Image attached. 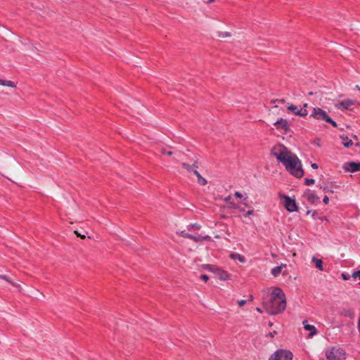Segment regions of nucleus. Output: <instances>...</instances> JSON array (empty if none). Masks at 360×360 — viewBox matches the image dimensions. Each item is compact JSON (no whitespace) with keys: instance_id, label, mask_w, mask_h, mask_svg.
<instances>
[{"instance_id":"nucleus-1","label":"nucleus","mask_w":360,"mask_h":360,"mask_svg":"<svg viewBox=\"0 0 360 360\" xmlns=\"http://www.w3.org/2000/svg\"><path fill=\"white\" fill-rule=\"evenodd\" d=\"M271 153L285 167L292 175L301 178L304 174L302 163L298 157L291 153L285 146L278 145L274 146Z\"/></svg>"},{"instance_id":"nucleus-2","label":"nucleus","mask_w":360,"mask_h":360,"mask_svg":"<svg viewBox=\"0 0 360 360\" xmlns=\"http://www.w3.org/2000/svg\"><path fill=\"white\" fill-rule=\"evenodd\" d=\"M345 356L344 349L338 347H331L326 351V356L328 360H345Z\"/></svg>"},{"instance_id":"nucleus-3","label":"nucleus","mask_w":360,"mask_h":360,"mask_svg":"<svg viewBox=\"0 0 360 360\" xmlns=\"http://www.w3.org/2000/svg\"><path fill=\"white\" fill-rule=\"evenodd\" d=\"M287 300H273L271 299V315L282 314L286 309Z\"/></svg>"},{"instance_id":"nucleus-4","label":"nucleus","mask_w":360,"mask_h":360,"mask_svg":"<svg viewBox=\"0 0 360 360\" xmlns=\"http://www.w3.org/2000/svg\"><path fill=\"white\" fill-rule=\"evenodd\" d=\"M293 354L291 352L285 349H278L274 355H271V360H292Z\"/></svg>"},{"instance_id":"nucleus-5","label":"nucleus","mask_w":360,"mask_h":360,"mask_svg":"<svg viewBox=\"0 0 360 360\" xmlns=\"http://www.w3.org/2000/svg\"><path fill=\"white\" fill-rule=\"evenodd\" d=\"M273 124L282 134H288L290 130L288 122L283 118L278 119Z\"/></svg>"},{"instance_id":"nucleus-6","label":"nucleus","mask_w":360,"mask_h":360,"mask_svg":"<svg viewBox=\"0 0 360 360\" xmlns=\"http://www.w3.org/2000/svg\"><path fill=\"white\" fill-rule=\"evenodd\" d=\"M179 233V234L182 237L186 238H190L195 241H202L203 240H205V239H207L210 238L209 236H207V235H205V236L199 235V234L198 235H193L191 233H187L185 230L177 231V233Z\"/></svg>"},{"instance_id":"nucleus-7","label":"nucleus","mask_w":360,"mask_h":360,"mask_svg":"<svg viewBox=\"0 0 360 360\" xmlns=\"http://www.w3.org/2000/svg\"><path fill=\"white\" fill-rule=\"evenodd\" d=\"M311 117L314 119L319 120H324L326 122V120L328 118V115L326 111L322 110L320 108H314L312 113L311 114Z\"/></svg>"},{"instance_id":"nucleus-8","label":"nucleus","mask_w":360,"mask_h":360,"mask_svg":"<svg viewBox=\"0 0 360 360\" xmlns=\"http://www.w3.org/2000/svg\"><path fill=\"white\" fill-rule=\"evenodd\" d=\"M272 297L273 300H287L285 292L278 287L271 288V298Z\"/></svg>"},{"instance_id":"nucleus-9","label":"nucleus","mask_w":360,"mask_h":360,"mask_svg":"<svg viewBox=\"0 0 360 360\" xmlns=\"http://www.w3.org/2000/svg\"><path fill=\"white\" fill-rule=\"evenodd\" d=\"M283 204L289 212H294L297 209L295 200L289 197H284Z\"/></svg>"},{"instance_id":"nucleus-10","label":"nucleus","mask_w":360,"mask_h":360,"mask_svg":"<svg viewBox=\"0 0 360 360\" xmlns=\"http://www.w3.org/2000/svg\"><path fill=\"white\" fill-rule=\"evenodd\" d=\"M356 104V102L351 99L338 101L335 103V107L337 109H349L350 107Z\"/></svg>"},{"instance_id":"nucleus-11","label":"nucleus","mask_w":360,"mask_h":360,"mask_svg":"<svg viewBox=\"0 0 360 360\" xmlns=\"http://www.w3.org/2000/svg\"><path fill=\"white\" fill-rule=\"evenodd\" d=\"M343 169L346 172H355L360 171V162H349L343 165Z\"/></svg>"},{"instance_id":"nucleus-12","label":"nucleus","mask_w":360,"mask_h":360,"mask_svg":"<svg viewBox=\"0 0 360 360\" xmlns=\"http://www.w3.org/2000/svg\"><path fill=\"white\" fill-rule=\"evenodd\" d=\"M288 109L295 115L300 117H306L308 114L307 109H298L296 105L292 104L288 105Z\"/></svg>"},{"instance_id":"nucleus-13","label":"nucleus","mask_w":360,"mask_h":360,"mask_svg":"<svg viewBox=\"0 0 360 360\" xmlns=\"http://www.w3.org/2000/svg\"><path fill=\"white\" fill-rule=\"evenodd\" d=\"M214 274L221 281H228L230 279L229 274L227 271H225L220 269H216Z\"/></svg>"},{"instance_id":"nucleus-14","label":"nucleus","mask_w":360,"mask_h":360,"mask_svg":"<svg viewBox=\"0 0 360 360\" xmlns=\"http://www.w3.org/2000/svg\"><path fill=\"white\" fill-rule=\"evenodd\" d=\"M342 144L345 148H349L354 144V141L349 139L346 134H342L340 136Z\"/></svg>"},{"instance_id":"nucleus-15","label":"nucleus","mask_w":360,"mask_h":360,"mask_svg":"<svg viewBox=\"0 0 360 360\" xmlns=\"http://www.w3.org/2000/svg\"><path fill=\"white\" fill-rule=\"evenodd\" d=\"M304 195L306 198L312 203H316L319 200V198L316 196L315 193L310 190L307 191Z\"/></svg>"},{"instance_id":"nucleus-16","label":"nucleus","mask_w":360,"mask_h":360,"mask_svg":"<svg viewBox=\"0 0 360 360\" xmlns=\"http://www.w3.org/2000/svg\"><path fill=\"white\" fill-rule=\"evenodd\" d=\"M0 278L6 281V282L11 283L13 286L17 288L18 289L19 291H21V286L15 283V282H13L11 278L7 276V275H5V274H2V271L0 270Z\"/></svg>"},{"instance_id":"nucleus-17","label":"nucleus","mask_w":360,"mask_h":360,"mask_svg":"<svg viewBox=\"0 0 360 360\" xmlns=\"http://www.w3.org/2000/svg\"><path fill=\"white\" fill-rule=\"evenodd\" d=\"M304 328L306 330L310 331L309 336L314 335L317 333V330L314 326L307 323V321H303Z\"/></svg>"},{"instance_id":"nucleus-18","label":"nucleus","mask_w":360,"mask_h":360,"mask_svg":"<svg viewBox=\"0 0 360 360\" xmlns=\"http://www.w3.org/2000/svg\"><path fill=\"white\" fill-rule=\"evenodd\" d=\"M340 315L352 319L354 316V311L350 308H343L340 311Z\"/></svg>"},{"instance_id":"nucleus-19","label":"nucleus","mask_w":360,"mask_h":360,"mask_svg":"<svg viewBox=\"0 0 360 360\" xmlns=\"http://www.w3.org/2000/svg\"><path fill=\"white\" fill-rule=\"evenodd\" d=\"M182 167L185 169H186L188 172H193V170H195L194 169L198 167L196 162H194V163L192 165H189L188 163L183 162L182 163Z\"/></svg>"},{"instance_id":"nucleus-20","label":"nucleus","mask_w":360,"mask_h":360,"mask_svg":"<svg viewBox=\"0 0 360 360\" xmlns=\"http://www.w3.org/2000/svg\"><path fill=\"white\" fill-rule=\"evenodd\" d=\"M193 174L197 176L198 183L200 185L205 186L207 184V180L205 178H203L197 170H193Z\"/></svg>"},{"instance_id":"nucleus-21","label":"nucleus","mask_w":360,"mask_h":360,"mask_svg":"<svg viewBox=\"0 0 360 360\" xmlns=\"http://www.w3.org/2000/svg\"><path fill=\"white\" fill-rule=\"evenodd\" d=\"M311 261L315 264L316 267L320 270L323 271V261L316 257H313Z\"/></svg>"},{"instance_id":"nucleus-22","label":"nucleus","mask_w":360,"mask_h":360,"mask_svg":"<svg viewBox=\"0 0 360 360\" xmlns=\"http://www.w3.org/2000/svg\"><path fill=\"white\" fill-rule=\"evenodd\" d=\"M230 257L234 260L238 259L241 263H244L245 262V258L238 253H231L230 255Z\"/></svg>"},{"instance_id":"nucleus-23","label":"nucleus","mask_w":360,"mask_h":360,"mask_svg":"<svg viewBox=\"0 0 360 360\" xmlns=\"http://www.w3.org/2000/svg\"><path fill=\"white\" fill-rule=\"evenodd\" d=\"M283 266H285V264H281L280 266H278L274 269H271V274H273L274 276H278L283 269Z\"/></svg>"},{"instance_id":"nucleus-24","label":"nucleus","mask_w":360,"mask_h":360,"mask_svg":"<svg viewBox=\"0 0 360 360\" xmlns=\"http://www.w3.org/2000/svg\"><path fill=\"white\" fill-rule=\"evenodd\" d=\"M0 85L6 86L12 88H15L16 86V84L10 80H4L1 79H0Z\"/></svg>"},{"instance_id":"nucleus-25","label":"nucleus","mask_w":360,"mask_h":360,"mask_svg":"<svg viewBox=\"0 0 360 360\" xmlns=\"http://www.w3.org/2000/svg\"><path fill=\"white\" fill-rule=\"evenodd\" d=\"M74 233L77 236V237H79L82 239L85 238L86 235L88 234V233L86 231H79L78 230L74 231Z\"/></svg>"},{"instance_id":"nucleus-26","label":"nucleus","mask_w":360,"mask_h":360,"mask_svg":"<svg viewBox=\"0 0 360 360\" xmlns=\"http://www.w3.org/2000/svg\"><path fill=\"white\" fill-rule=\"evenodd\" d=\"M202 268L205 270H208L210 271H212L214 274V271L217 268H215L213 265L211 264H203L202 266Z\"/></svg>"},{"instance_id":"nucleus-27","label":"nucleus","mask_w":360,"mask_h":360,"mask_svg":"<svg viewBox=\"0 0 360 360\" xmlns=\"http://www.w3.org/2000/svg\"><path fill=\"white\" fill-rule=\"evenodd\" d=\"M352 277L354 278H359L360 279V270L353 272L352 274ZM359 285H360V281H359Z\"/></svg>"},{"instance_id":"nucleus-28","label":"nucleus","mask_w":360,"mask_h":360,"mask_svg":"<svg viewBox=\"0 0 360 360\" xmlns=\"http://www.w3.org/2000/svg\"><path fill=\"white\" fill-rule=\"evenodd\" d=\"M326 122L330 123L333 127H336L338 126L337 123L333 121L330 117L326 120Z\"/></svg>"},{"instance_id":"nucleus-29","label":"nucleus","mask_w":360,"mask_h":360,"mask_svg":"<svg viewBox=\"0 0 360 360\" xmlns=\"http://www.w3.org/2000/svg\"><path fill=\"white\" fill-rule=\"evenodd\" d=\"M315 182V180L314 179H305V184L308 186L314 184Z\"/></svg>"},{"instance_id":"nucleus-30","label":"nucleus","mask_w":360,"mask_h":360,"mask_svg":"<svg viewBox=\"0 0 360 360\" xmlns=\"http://www.w3.org/2000/svg\"><path fill=\"white\" fill-rule=\"evenodd\" d=\"M219 37H231V34L229 32H221L219 34Z\"/></svg>"},{"instance_id":"nucleus-31","label":"nucleus","mask_w":360,"mask_h":360,"mask_svg":"<svg viewBox=\"0 0 360 360\" xmlns=\"http://www.w3.org/2000/svg\"><path fill=\"white\" fill-rule=\"evenodd\" d=\"M341 276H342V279H343V280H345V281H347V280H349V279L350 278V277H351L352 276H350V275H349V274H345V273H342V275H341Z\"/></svg>"},{"instance_id":"nucleus-32","label":"nucleus","mask_w":360,"mask_h":360,"mask_svg":"<svg viewBox=\"0 0 360 360\" xmlns=\"http://www.w3.org/2000/svg\"><path fill=\"white\" fill-rule=\"evenodd\" d=\"M352 137L353 138L354 140L356 141L355 145L357 146H360V143L359 142V139H358L357 136L353 134L352 136Z\"/></svg>"},{"instance_id":"nucleus-33","label":"nucleus","mask_w":360,"mask_h":360,"mask_svg":"<svg viewBox=\"0 0 360 360\" xmlns=\"http://www.w3.org/2000/svg\"><path fill=\"white\" fill-rule=\"evenodd\" d=\"M161 153L172 155L173 153L172 151H167L165 149H162L161 150Z\"/></svg>"},{"instance_id":"nucleus-34","label":"nucleus","mask_w":360,"mask_h":360,"mask_svg":"<svg viewBox=\"0 0 360 360\" xmlns=\"http://www.w3.org/2000/svg\"><path fill=\"white\" fill-rule=\"evenodd\" d=\"M246 302H247V300H241L238 302V304L239 307H243L246 304Z\"/></svg>"},{"instance_id":"nucleus-35","label":"nucleus","mask_w":360,"mask_h":360,"mask_svg":"<svg viewBox=\"0 0 360 360\" xmlns=\"http://www.w3.org/2000/svg\"><path fill=\"white\" fill-rule=\"evenodd\" d=\"M255 212L253 210H249L246 212L245 217H250V215H254Z\"/></svg>"},{"instance_id":"nucleus-36","label":"nucleus","mask_w":360,"mask_h":360,"mask_svg":"<svg viewBox=\"0 0 360 360\" xmlns=\"http://www.w3.org/2000/svg\"><path fill=\"white\" fill-rule=\"evenodd\" d=\"M200 278L204 280L205 281H207L208 279H209V277L208 276L205 275V274H202L201 275Z\"/></svg>"},{"instance_id":"nucleus-37","label":"nucleus","mask_w":360,"mask_h":360,"mask_svg":"<svg viewBox=\"0 0 360 360\" xmlns=\"http://www.w3.org/2000/svg\"><path fill=\"white\" fill-rule=\"evenodd\" d=\"M235 196L237 197V198H243V195L241 193L238 192V191H236L235 193Z\"/></svg>"},{"instance_id":"nucleus-38","label":"nucleus","mask_w":360,"mask_h":360,"mask_svg":"<svg viewBox=\"0 0 360 360\" xmlns=\"http://www.w3.org/2000/svg\"><path fill=\"white\" fill-rule=\"evenodd\" d=\"M328 202H329V198H328V196H325V197L323 198V202H324L325 204H328Z\"/></svg>"},{"instance_id":"nucleus-39","label":"nucleus","mask_w":360,"mask_h":360,"mask_svg":"<svg viewBox=\"0 0 360 360\" xmlns=\"http://www.w3.org/2000/svg\"><path fill=\"white\" fill-rule=\"evenodd\" d=\"M231 199V196L229 195V196H227L226 198H224V200H225V202H230Z\"/></svg>"},{"instance_id":"nucleus-40","label":"nucleus","mask_w":360,"mask_h":360,"mask_svg":"<svg viewBox=\"0 0 360 360\" xmlns=\"http://www.w3.org/2000/svg\"><path fill=\"white\" fill-rule=\"evenodd\" d=\"M311 167H312L313 169H317V168H318V165H317V164H316V163H312V164L311 165Z\"/></svg>"},{"instance_id":"nucleus-41","label":"nucleus","mask_w":360,"mask_h":360,"mask_svg":"<svg viewBox=\"0 0 360 360\" xmlns=\"http://www.w3.org/2000/svg\"><path fill=\"white\" fill-rule=\"evenodd\" d=\"M358 328L360 332V316H359V321H358Z\"/></svg>"},{"instance_id":"nucleus-42","label":"nucleus","mask_w":360,"mask_h":360,"mask_svg":"<svg viewBox=\"0 0 360 360\" xmlns=\"http://www.w3.org/2000/svg\"><path fill=\"white\" fill-rule=\"evenodd\" d=\"M193 228H196V229H199L200 226H191V229H188V231H191V229H193Z\"/></svg>"},{"instance_id":"nucleus-43","label":"nucleus","mask_w":360,"mask_h":360,"mask_svg":"<svg viewBox=\"0 0 360 360\" xmlns=\"http://www.w3.org/2000/svg\"><path fill=\"white\" fill-rule=\"evenodd\" d=\"M253 298H254V297H253V296H252V295H250V296H249V300H250V301H252V300H253Z\"/></svg>"},{"instance_id":"nucleus-44","label":"nucleus","mask_w":360,"mask_h":360,"mask_svg":"<svg viewBox=\"0 0 360 360\" xmlns=\"http://www.w3.org/2000/svg\"><path fill=\"white\" fill-rule=\"evenodd\" d=\"M267 302H268V301H264H264H263V305H264V306H266V305H267Z\"/></svg>"},{"instance_id":"nucleus-45","label":"nucleus","mask_w":360,"mask_h":360,"mask_svg":"<svg viewBox=\"0 0 360 360\" xmlns=\"http://www.w3.org/2000/svg\"><path fill=\"white\" fill-rule=\"evenodd\" d=\"M256 309L257 311L262 312V310L259 307H257Z\"/></svg>"},{"instance_id":"nucleus-46","label":"nucleus","mask_w":360,"mask_h":360,"mask_svg":"<svg viewBox=\"0 0 360 360\" xmlns=\"http://www.w3.org/2000/svg\"><path fill=\"white\" fill-rule=\"evenodd\" d=\"M276 333V331H274L273 333H271V338H273V337H274V335Z\"/></svg>"},{"instance_id":"nucleus-47","label":"nucleus","mask_w":360,"mask_h":360,"mask_svg":"<svg viewBox=\"0 0 360 360\" xmlns=\"http://www.w3.org/2000/svg\"><path fill=\"white\" fill-rule=\"evenodd\" d=\"M307 106V104L305 103L302 109H306Z\"/></svg>"},{"instance_id":"nucleus-48","label":"nucleus","mask_w":360,"mask_h":360,"mask_svg":"<svg viewBox=\"0 0 360 360\" xmlns=\"http://www.w3.org/2000/svg\"><path fill=\"white\" fill-rule=\"evenodd\" d=\"M356 89L360 91V86H356Z\"/></svg>"},{"instance_id":"nucleus-49","label":"nucleus","mask_w":360,"mask_h":360,"mask_svg":"<svg viewBox=\"0 0 360 360\" xmlns=\"http://www.w3.org/2000/svg\"><path fill=\"white\" fill-rule=\"evenodd\" d=\"M266 311L268 313H270V312H269V307H266Z\"/></svg>"},{"instance_id":"nucleus-50","label":"nucleus","mask_w":360,"mask_h":360,"mask_svg":"<svg viewBox=\"0 0 360 360\" xmlns=\"http://www.w3.org/2000/svg\"><path fill=\"white\" fill-rule=\"evenodd\" d=\"M213 1H214V0H210V2H213Z\"/></svg>"},{"instance_id":"nucleus-51","label":"nucleus","mask_w":360,"mask_h":360,"mask_svg":"<svg viewBox=\"0 0 360 360\" xmlns=\"http://www.w3.org/2000/svg\"><path fill=\"white\" fill-rule=\"evenodd\" d=\"M269 360H270V359H269Z\"/></svg>"}]
</instances>
